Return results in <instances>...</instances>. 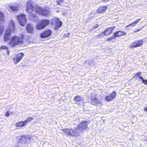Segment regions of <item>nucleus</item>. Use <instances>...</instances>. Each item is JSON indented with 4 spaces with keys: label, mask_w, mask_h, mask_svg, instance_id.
Returning a JSON list of instances; mask_svg holds the SVG:
<instances>
[{
    "label": "nucleus",
    "mask_w": 147,
    "mask_h": 147,
    "mask_svg": "<svg viewBox=\"0 0 147 147\" xmlns=\"http://www.w3.org/2000/svg\"><path fill=\"white\" fill-rule=\"evenodd\" d=\"M88 121H82L78 125V127H74L73 129H62L65 134L71 136L79 135L80 133L85 130L87 127Z\"/></svg>",
    "instance_id": "f257e3e1"
},
{
    "label": "nucleus",
    "mask_w": 147,
    "mask_h": 147,
    "mask_svg": "<svg viewBox=\"0 0 147 147\" xmlns=\"http://www.w3.org/2000/svg\"><path fill=\"white\" fill-rule=\"evenodd\" d=\"M15 29V25L14 22L11 21L9 26L7 28L4 37V41L5 42H7L10 39L11 33L13 32Z\"/></svg>",
    "instance_id": "f03ea898"
},
{
    "label": "nucleus",
    "mask_w": 147,
    "mask_h": 147,
    "mask_svg": "<svg viewBox=\"0 0 147 147\" xmlns=\"http://www.w3.org/2000/svg\"><path fill=\"white\" fill-rule=\"evenodd\" d=\"M24 37V35L19 37L14 36L12 37L11 39L10 40L9 44L12 47H14L17 45H21L23 42V39Z\"/></svg>",
    "instance_id": "7ed1b4c3"
},
{
    "label": "nucleus",
    "mask_w": 147,
    "mask_h": 147,
    "mask_svg": "<svg viewBox=\"0 0 147 147\" xmlns=\"http://www.w3.org/2000/svg\"><path fill=\"white\" fill-rule=\"evenodd\" d=\"M36 12L45 16H47L50 14V9L49 8H44L40 7H38L36 8Z\"/></svg>",
    "instance_id": "20e7f679"
},
{
    "label": "nucleus",
    "mask_w": 147,
    "mask_h": 147,
    "mask_svg": "<svg viewBox=\"0 0 147 147\" xmlns=\"http://www.w3.org/2000/svg\"><path fill=\"white\" fill-rule=\"evenodd\" d=\"M16 138L20 140L21 143L25 144L29 143L31 138V136L29 135L18 136Z\"/></svg>",
    "instance_id": "39448f33"
},
{
    "label": "nucleus",
    "mask_w": 147,
    "mask_h": 147,
    "mask_svg": "<svg viewBox=\"0 0 147 147\" xmlns=\"http://www.w3.org/2000/svg\"><path fill=\"white\" fill-rule=\"evenodd\" d=\"M49 23V21L47 20H42L36 24V28L37 30L42 29L46 27Z\"/></svg>",
    "instance_id": "423d86ee"
},
{
    "label": "nucleus",
    "mask_w": 147,
    "mask_h": 147,
    "mask_svg": "<svg viewBox=\"0 0 147 147\" xmlns=\"http://www.w3.org/2000/svg\"><path fill=\"white\" fill-rule=\"evenodd\" d=\"M51 23L55 26V29L56 30L58 29L61 26L62 22L59 21V20L57 18H53L51 20Z\"/></svg>",
    "instance_id": "0eeeda50"
},
{
    "label": "nucleus",
    "mask_w": 147,
    "mask_h": 147,
    "mask_svg": "<svg viewBox=\"0 0 147 147\" xmlns=\"http://www.w3.org/2000/svg\"><path fill=\"white\" fill-rule=\"evenodd\" d=\"M17 19L20 25L22 26H24L26 22V19L24 14L17 16Z\"/></svg>",
    "instance_id": "6e6552de"
},
{
    "label": "nucleus",
    "mask_w": 147,
    "mask_h": 147,
    "mask_svg": "<svg viewBox=\"0 0 147 147\" xmlns=\"http://www.w3.org/2000/svg\"><path fill=\"white\" fill-rule=\"evenodd\" d=\"M91 103L93 105H96L100 107L101 105V101L99 99H97L96 96L95 95L94 96H92L91 98Z\"/></svg>",
    "instance_id": "1a4fd4ad"
},
{
    "label": "nucleus",
    "mask_w": 147,
    "mask_h": 147,
    "mask_svg": "<svg viewBox=\"0 0 147 147\" xmlns=\"http://www.w3.org/2000/svg\"><path fill=\"white\" fill-rule=\"evenodd\" d=\"M24 55V54L21 53L15 55L13 58L14 63L16 64L19 62L22 59Z\"/></svg>",
    "instance_id": "9d476101"
},
{
    "label": "nucleus",
    "mask_w": 147,
    "mask_h": 147,
    "mask_svg": "<svg viewBox=\"0 0 147 147\" xmlns=\"http://www.w3.org/2000/svg\"><path fill=\"white\" fill-rule=\"evenodd\" d=\"M32 1L30 0L28 1L26 5V11L30 13H32L34 10V8L32 5Z\"/></svg>",
    "instance_id": "9b49d317"
},
{
    "label": "nucleus",
    "mask_w": 147,
    "mask_h": 147,
    "mask_svg": "<svg viewBox=\"0 0 147 147\" xmlns=\"http://www.w3.org/2000/svg\"><path fill=\"white\" fill-rule=\"evenodd\" d=\"M4 16L3 13L0 12V36H1L3 32V27L2 25V23L3 22Z\"/></svg>",
    "instance_id": "f8f14e48"
},
{
    "label": "nucleus",
    "mask_w": 147,
    "mask_h": 147,
    "mask_svg": "<svg viewBox=\"0 0 147 147\" xmlns=\"http://www.w3.org/2000/svg\"><path fill=\"white\" fill-rule=\"evenodd\" d=\"M116 93L115 92H113L110 95L105 97V99L108 101L113 100L116 96Z\"/></svg>",
    "instance_id": "ddd939ff"
},
{
    "label": "nucleus",
    "mask_w": 147,
    "mask_h": 147,
    "mask_svg": "<svg viewBox=\"0 0 147 147\" xmlns=\"http://www.w3.org/2000/svg\"><path fill=\"white\" fill-rule=\"evenodd\" d=\"M143 42V41L142 40L136 41L132 44L131 46H130V48H134L140 46L142 45Z\"/></svg>",
    "instance_id": "4468645a"
},
{
    "label": "nucleus",
    "mask_w": 147,
    "mask_h": 147,
    "mask_svg": "<svg viewBox=\"0 0 147 147\" xmlns=\"http://www.w3.org/2000/svg\"><path fill=\"white\" fill-rule=\"evenodd\" d=\"M52 32L50 30H47L41 33L40 35V37L44 38L49 36L51 34Z\"/></svg>",
    "instance_id": "2eb2a0df"
},
{
    "label": "nucleus",
    "mask_w": 147,
    "mask_h": 147,
    "mask_svg": "<svg viewBox=\"0 0 147 147\" xmlns=\"http://www.w3.org/2000/svg\"><path fill=\"white\" fill-rule=\"evenodd\" d=\"M74 100L76 102V103L78 104L82 105L83 104V99L81 97L76 96L74 98Z\"/></svg>",
    "instance_id": "dca6fc26"
},
{
    "label": "nucleus",
    "mask_w": 147,
    "mask_h": 147,
    "mask_svg": "<svg viewBox=\"0 0 147 147\" xmlns=\"http://www.w3.org/2000/svg\"><path fill=\"white\" fill-rule=\"evenodd\" d=\"M127 33L124 32H122L121 31H119L115 32L114 33V35L115 36V38L116 37L120 36H122L125 35H126Z\"/></svg>",
    "instance_id": "f3484780"
},
{
    "label": "nucleus",
    "mask_w": 147,
    "mask_h": 147,
    "mask_svg": "<svg viewBox=\"0 0 147 147\" xmlns=\"http://www.w3.org/2000/svg\"><path fill=\"white\" fill-rule=\"evenodd\" d=\"M26 125L24 121H21L19 122L16 123L15 124V125L16 127L18 129L20 128L21 127L24 126Z\"/></svg>",
    "instance_id": "a211bd4d"
},
{
    "label": "nucleus",
    "mask_w": 147,
    "mask_h": 147,
    "mask_svg": "<svg viewBox=\"0 0 147 147\" xmlns=\"http://www.w3.org/2000/svg\"><path fill=\"white\" fill-rule=\"evenodd\" d=\"M26 29L28 33H32L33 32V27L32 25L30 24L27 25L26 26Z\"/></svg>",
    "instance_id": "6ab92c4d"
},
{
    "label": "nucleus",
    "mask_w": 147,
    "mask_h": 147,
    "mask_svg": "<svg viewBox=\"0 0 147 147\" xmlns=\"http://www.w3.org/2000/svg\"><path fill=\"white\" fill-rule=\"evenodd\" d=\"M107 6H104L100 7L97 10V12L99 13L103 12L104 11H105L107 9Z\"/></svg>",
    "instance_id": "aec40b11"
},
{
    "label": "nucleus",
    "mask_w": 147,
    "mask_h": 147,
    "mask_svg": "<svg viewBox=\"0 0 147 147\" xmlns=\"http://www.w3.org/2000/svg\"><path fill=\"white\" fill-rule=\"evenodd\" d=\"M115 26H113L109 28H106L105 32V33H107L108 35H109V34L111 33L112 32L113 30L115 28Z\"/></svg>",
    "instance_id": "412c9836"
},
{
    "label": "nucleus",
    "mask_w": 147,
    "mask_h": 147,
    "mask_svg": "<svg viewBox=\"0 0 147 147\" xmlns=\"http://www.w3.org/2000/svg\"><path fill=\"white\" fill-rule=\"evenodd\" d=\"M141 20L140 19H138V20H136L135 22H133V23L131 24L128 26H126V27H128L129 26L133 27L135 26Z\"/></svg>",
    "instance_id": "4be33fe9"
},
{
    "label": "nucleus",
    "mask_w": 147,
    "mask_h": 147,
    "mask_svg": "<svg viewBox=\"0 0 147 147\" xmlns=\"http://www.w3.org/2000/svg\"><path fill=\"white\" fill-rule=\"evenodd\" d=\"M30 14H31L30 18L33 21H36L38 20V17L36 15L34 14H32V13Z\"/></svg>",
    "instance_id": "5701e85b"
},
{
    "label": "nucleus",
    "mask_w": 147,
    "mask_h": 147,
    "mask_svg": "<svg viewBox=\"0 0 147 147\" xmlns=\"http://www.w3.org/2000/svg\"><path fill=\"white\" fill-rule=\"evenodd\" d=\"M10 9L12 11L16 12L18 10V7L17 6H10Z\"/></svg>",
    "instance_id": "b1692460"
},
{
    "label": "nucleus",
    "mask_w": 147,
    "mask_h": 147,
    "mask_svg": "<svg viewBox=\"0 0 147 147\" xmlns=\"http://www.w3.org/2000/svg\"><path fill=\"white\" fill-rule=\"evenodd\" d=\"M33 119V118L32 117H28L24 121V122L26 123V125L28 123L30 122Z\"/></svg>",
    "instance_id": "393cba45"
},
{
    "label": "nucleus",
    "mask_w": 147,
    "mask_h": 147,
    "mask_svg": "<svg viewBox=\"0 0 147 147\" xmlns=\"http://www.w3.org/2000/svg\"><path fill=\"white\" fill-rule=\"evenodd\" d=\"M106 33H105V31L101 33H100L98 34L97 36L99 37H102L103 36H104L105 35H106Z\"/></svg>",
    "instance_id": "a878e982"
},
{
    "label": "nucleus",
    "mask_w": 147,
    "mask_h": 147,
    "mask_svg": "<svg viewBox=\"0 0 147 147\" xmlns=\"http://www.w3.org/2000/svg\"><path fill=\"white\" fill-rule=\"evenodd\" d=\"M115 36L114 35L111 37L107 39V40L108 41H112L113 39H115Z\"/></svg>",
    "instance_id": "bb28decb"
},
{
    "label": "nucleus",
    "mask_w": 147,
    "mask_h": 147,
    "mask_svg": "<svg viewBox=\"0 0 147 147\" xmlns=\"http://www.w3.org/2000/svg\"><path fill=\"white\" fill-rule=\"evenodd\" d=\"M141 72H138L133 77V78H136V79L141 74Z\"/></svg>",
    "instance_id": "cd10ccee"
},
{
    "label": "nucleus",
    "mask_w": 147,
    "mask_h": 147,
    "mask_svg": "<svg viewBox=\"0 0 147 147\" xmlns=\"http://www.w3.org/2000/svg\"><path fill=\"white\" fill-rule=\"evenodd\" d=\"M64 2L63 0H57V4L61 5Z\"/></svg>",
    "instance_id": "c85d7f7f"
},
{
    "label": "nucleus",
    "mask_w": 147,
    "mask_h": 147,
    "mask_svg": "<svg viewBox=\"0 0 147 147\" xmlns=\"http://www.w3.org/2000/svg\"><path fill=\"white\" fill-rule=\"evenodd\" d=\"M139 79L138 80V81H140L141 80H142V81L143 80V77L141 76H140L138 77Z\"/></svg>",
    "instance_id": "c756f323"
},
{
    "label": "nucleus",
    "mask_w": 147,
    "mask_h": 147,
    "mask_svg": "<svg viewBox=\"0 0 147 147\" xmlns=\"http://www.w3.org/2000/svg\"><path fill=\"white\" fill-rule=\"evenodd\" d=\"M143 83H144L145 84H147V79L146 80H145V79H143L142 81Z\"/></svg>",
    "instance_id": "7c9ffc66"
},
{
    "label": "nucleus",
    "mask_w": 147,
    "mask_h": 147,
    "mask_svg": "<svg viewBox=\"0 0 147 147\" xmlns=\"http://www.w3.org/2000/svg\"><path fill=\"white\" fill-rule=\"evenodd\" d=\"M1 48L3 49H6V50L7 49H8V48L7 47L5 46H2L1 47Z\"/></svg>",
    "instance_id": "2f4dec72"
},
{
    "label": "nucleus",
    "mask_w": 147,
    "mask_h": 147,
    "mask_svg": "<svg viewBox=\"0 0 147 147\" xmlns=\"http://www.w3.org/2000/svg\"><path fill=\"white\" fill-rule=\"evenodd\" d=\"M144 138L142 139L143 141H147V137H144Z\"/></svg>",
    "instance_id": "473e14b6"
},
{
    "label": "nucleus",
    "mask_w": 147,
    "mask_h": 147,
    "mask_svg": "<svg viewBox=\"0 0 147 147\" xmlns=\"http://www.w3.org/2000/svg\"><path fill=\"white\" fill-rule=\"evenodd\" d=\"M70 33H67V34H65L64 36L65 37H68L69 36V35Z\"/></svg>",
    "instance_id": "72a5a7b5"
},
{
    "label": "nucleus",
    "mask_w": 147,
    "mask_h": 147,
    "mask_svg": "<svg viewBox=\"0 0 147 147\" xmlns=\"http://www.w3.org/2000/svg\"><path fill=\"white\" fill-rule=\"evenodd\" d=\"M6 116L8 117L9 116V114L8 111H7L6 113Z\"/></svg>",
    "instance_id": "f704fd0d"
},
{
    "label": "nucleus",
    "mask_w": 147,
    "mask_h": 147,
    "mask_svg": "<svg viewBox=\"0 0 147 147\" xmlns=\"http://www.w3.org/2000/svg\"><path fill=\"white\" fill-rule=\"evenodd\" d=\"M6 50H7V51H6V53L8 55L9 54V51H8V49H6Z\"/></svg>",
    "instance_id": "c9c22d12"
},
{
    "label": "nucleus",
    "mask_w": 147,
    "mask_h": 147,
    "mask_svg": "<svg viewBox=\"0 0 147 147\" xmlns=\"http://www.w3.org/2000/svg\"><path fill=\"white\" fill-rule=\"evenodd\" d=\"M98 25H97L96 26H94L93 28V29H95L97 28H98Z\"/></svg>",
    "instance_id": "e433bc0d"
},
{
    "label": "nucleus",
    "mask_w": 147,
    "mask_h": 147,
    "mask_svg": "<svg viewBox=\"0 0 147 147\" xmlns=\"http://www.w3.org/2000/svg\"><path fill=\"white\" fill-rule=\"evenodd\" d=\"M144 110L145 111L147 112V107L144 108Z\"/></svg>",
    "instance_id": "4c0bfd02"
},
{
    "label": "nucleus",
    "mask_w": 147,
    "mask_h": 147,
    "mask_svg": "<svg viewBox=\"0 0 147 147\" xmlns=\"http://www.w3.org/2000/svg\"><path fill=\"white\" fill-rule=\"evenodd\" d=\"M110 0H102V1H105L106 2Z\"/></svg>",
    "instance_id": "58836bf2"
},
{
    "label": "nucleus",
    "mask_w": 147,
    "mask_h": 147,
    "mask_svg": "<svg viewBox=\"0 0 147 147\" xmlns=\"http://www.w3.org/2000/svg\"><path fill=\"white\" fill-rule=\"evenodd\" d=\"M91 19L90 18H88L87 19V21H89L91 20Z\"/></svg>",
    "instance_id": "ea45409f"
},
{
    "label": "nucleus",
    "mask_w": 147,
    "mask_h": 147,
    "mask_svg": "<svg viewBox=\"0 0 147 147\" xmlns=\"http://www.w3.org/2000/svg\"><path fill=\"white\" fill-rule=\"evenodd\" d=\"M13 147H19V146L18 145H17L14 146Z\"/></svg>",
    "instance_id": "a19ab883"
},
{
    "label": "nucleus",
    "mask_w": 147,
    "mask_h": 147,
    "mask_svg": "<svg viewBox=\"0 0 147 147\" xmlns=\"http://www.w3.org/2000/svg\"><path fill=\"white\" fill-rule=\"evenodd\" d=\"M138 32V31H137V30H136V31H134V32Z\"/></svg>",
    "instance_id": "79ce46f5"
},
{
    "label": "nucleus",
    "mask_w": 147,
    "mask_h": 147,
    "mask_svg": "<svg viewBox=\"0 0 147 147\" xmlns=\"http://www.w3.org/2000/svg\"><path fill=\"white\" fill-rule=\"evenodd\" d=\"M140 29H139L138 30H137L138 31H140Z\"/></svg>",
    "instance_id": "37998d69"
},
{
    "label": "nucleus",
    "mask_w": 147,
    "mask_h": 147,
    "mask_svg": "<svg viewBox=\"0 0 147 147\" xmlns=\"http://www.w3.org/2000/svg\"><path fill=\"white\" fill-rule=\"evenodd\" d=\"M92 13H89V15H90V16H91V15H92Z\"/></svg>",
    "instance_id": "c03bdc74"
}]
</instances>
